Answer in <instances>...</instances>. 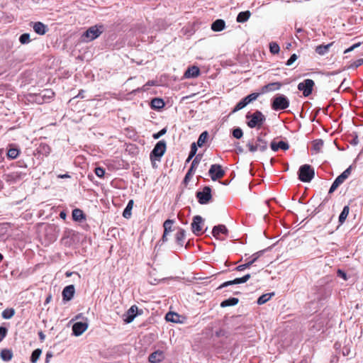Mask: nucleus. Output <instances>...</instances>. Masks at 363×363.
<instances>
[{
    "instance_id": "7ed1b4c3",
    "label": "nucleus",
    "mask_w": 363,
    "mask_h": 363,
    "mask_svg": "<svg viewBox=\"0 0 363 363\" xmlns=\"http://www.w3.org/2000/svg\"><path fill=\"white\" fill-rule=\"evenodd\" d=\"M104 30V26L97 24L89 27L82 35V40L90 42L97 38Z\"/></svg>"
},
{
    "instance_id": "13d9d810",
    "label": "nucleus",
    "mask_w": 363,
    "mask_h": 363,
    "mask_svg": "<svg viewBox=\"0 0 363 363\" xmlns=\"http://www.w3.org/2000/svg\"><path fill=\"white\" fill-rule=\"evenodd\" d=\"M41 96V92H40L39 94H36L35 95V101L38 103V104H43V103H45V100L44 99V98L43 97H40Z\"/></svg>"
},
{
    "instance_id": "f8f14e48",
    "label": "nucleus",
    "mask_w": 363,
    "mask_h": 363,
    "mask_svg": "<svg viewBox=\"0 0 363 363\" xmlns=\"http://www.w3.org/2000/svg\"><path fill=\"white\" fill-rule=\"evenodd\" d=\"M208 174L213 181H216L225 175V172L220 164H214L211 166Z\"/></svg>"
},
{
    "instance_id": "a878e982",
    "label": "nucleus",
    "mask_w": 363,
    "mask_h": 363,
    "mask_svg": "<svg viewBox=\"0 0 363 363\" xmlns=\"http://www.w3.org/2000/svg\"><path fill=\"white\" fill-rule=\"evenodd\" d=\"M185 238H186V231L182 228H179L177 233L175 235L176 242L179 245L182 247L184 244Z\"/></svg>"
},
{
    "instance_id": "37998d69",
    "label": "nucleus",
    "mask_w": 363,
    "mask_h": 363,
    "mask_svg": "<svg viewBox=\"0 0 363 363\" xmlns=\"http://www.w3.org/2000/svg\"><path fill=\"white\" fill-rule=\"evenodd\" d=\"M263 253L264 250H260L259 252L254 253L251 256L250 259L249 260L251 264L252 265L254 263H255L257 261V259L263 255Z\"/></svg>"
},
{
    "instance_id": "6e6552de",
    "label": "nucleus",
    "mask_w": 363,
    "mask_h": 363,
    "mask_svg": "<svg viewBox=\"0 0 363 363\" xmlns=\"http://www.w3.org/2000/svg\"><path fill=\"white\" fill-rule=\"evenodd\" d=\"M350 173L351 167H349L335 179L329 189L328 194L333 193L338 188V186H340L345 181L346 179L348 178Z\"/></svg>"
},
{
    "instance_id": "f3484780",
    "label": "nucleus",
    "mask_w": 363,
    "mask_h": 363,
    "mask_svg": "<svg viewBox=\"0 0 363 363\" xmlns=\"http://www.w3.org/2000/svg\"><path fill=\"white\" fill-rule=\"evenodd\" d=\"M250 277L251 276L250 274H247L245 276H243L242 277L236 278L232 281H225L223 284H222L218 287V289H221V288L226 287V286L233 285V284H239L245 283L250 279Z\"/></svg>"
},
{
    "instance_id": "393cba45",
    "label": "nucleus",
    "mask_w": 363,
    "mask_h": 363,
    "mask_svg": "<svg viewBox=\"0 0 363 363\" xmlns=\"http://www.w3.org/2000/svg\"><path fill=\"white\" fill-rule=\"evenodd\" d=\"M225 28V22L223 19H217L211 24V29L215 32H220Z\"/></svg>"
},
{
    "instance_id": "bb28decb",
    "label": "nucleus",
    "mask_w": 363,
    "mask_h": 363,
    "mask_svg": "<svg viewBox=\"0 0 363 363\" xmlns=\"http://www.w3.org/2000/svg\"><path fill=\"white\" fill-rule=\"evenodd\" d=\"M72 219L74 221L80 222L83 220H85L86 216L84 212L79 208H75L72 211Z\"/></svg>"
},
{
    "instance_id": "1a4fd4ad",
    "label": "nucleus",
    "mask_w": 363,
    "mask_h": 363,
    "mask_svg": "<svg viewBox=\"0 0 363 363\" xmlns=\"http://www.w3.org/2000/svg\"><path fill=\"white\" fill-rule=\"evenodd\" d=\"M314 85L315 83L313 80L311 79H306L303 80L302 82H300L298 84L297 88L299 91H301L303 92V95L305 97H308L311 94Z\"/></svg>"
},
{
    "instance_id": "c9c22d12",
    "label": "nucleus",
    "mask_w": 363,
    "mask_h": 363,
    "mask_svg": "<svg viewBox=\"0 0 363 363\" xmlns=\"http://www.w3.org/2000/svg\"><path fill=\"white\" fill-rule=\"evenodd\" d=\"M55 95L54 91L52 89H44L41 91V96L44 98L45 102H48L50 99L53 98Z\"/></svg>"
},
{
    "instance_id": "4d7b16f0",
    "label": "nucleus",
    "mask_w": 363,
    "mask_h": 363,
    "mask_svg": "<svg viewBox=\"0 0 363 363\" xmlns=\"http://www.w3.org/2000/svg\"><path fill=\"white\" fill-rule=\"evenodd\" d=\"M297 58L298 57L296 54L291 55L289 59L286 62V65L287 66H291L297 60Z\"/></svg>"
},
{
    "instance_id": "cd10ccee",
    "label": "nucleus",
    "mask_w": 363,
    "mask_h": 363,
    "mask_svg": "<svg viewBox=\"0 0 363 363\" xmlns=\"http://www.w3.org/2000/svg\"><path fill=\"white\" fill-rule=\"evenodd\" d=\"M165 104L163 99L160 98H154L152 99L150 106L152 109L160 110L164 106Z\"/></svg>"
},
{
    "instance_id": "09e8293b",
    "label": "nucleus",
    "mask_w": 363,
    "mask_h": 363,
    "mask_svg": "<svg viewBox=\"0 0 363 363\" xmlns=\"http://www.w3.org/2000/svg\"><path fill=\"white\" fill-rule=\"evenodd\" d=\"M251 266H252L251 263L249 261H247L245 264H240V265L238 266L235 268V269L240 272V271H243L245 269L250 268Z\"/></svg>"
},
{
    "instance_id": "e433bc0d",
    "label": "nucleus",
    "mask_w": 363,
    "mask_h": 363,
    "mask_svg": "<svg viewBox=\"0 0 363 363\" xmlns=\"http://www.w3.org/2000/svg\"><path fill=\"white\" fill-rule=\"evenodd\" d=\"M42 354L41 349H35L33 351L30 360L31 363H36Z\"/></svg>"
},
{
    "instance_id": "f03ea898",
    "label": "nucleus",
    "mask_w": 363,
    "mask_h": 363,
    "mask_svg": "<svg viewBox=\"0 0 363 363\" xmlns=\"http://www.w3.org/2000/svg\"><path fill=\"white\" fill-rule=\"evenodd\" d=\"M290 101L288 97L281 94H277L271 100V107L274 111H278L289 108Z\"/></svg>"
},
{
    "instance_id": "c85d7f7f",
    "label": "nucleus",
    "mask_w": 363,
    "mask_h": 363,
    "mask_svg": "<svg viewBox=\"0 0 363 363\" xmlns=\"http://www.w3.org/2000/svg\"><path fill=\"white\" fill-rule=\"evenodd\" d=\"M333 45V43L327 45H320L315 48V52L319 55H324L328 52L330 48Z\"/></svg>"
},
{
    "instance_id": "4468645a",
    "label": "nucleus",
    "mask_w": 363,
    "mask_h": 363,
    "mask_svg": "<svg viewBox=\"0 0 363 363\" xmlns=\"http://www.w3.org/2000/svg\"><path fill=\"white\" fill-rule=\"evenodd\" d=\"M21 153V149L14 143H10L6 147V157L9 160L16 159Z\"/></svg>"
},
{
    "instance_id": "4c0bfd02",
    "label": "nucleus",
    "mask_w": 363,
    "mask_h": 363,
    "mask_svg": "<svg viewBox=\"0 0 363 363\" xmlns=\"http://www.w3.org/2000/svg\"><path fill=\"white\" fill-rule=\"evenodd\" d=\"M208 137V133L207 131H203L197 140V145L199 147H202L203 144L206 143L207 138Z\"/></svg>"
},
{
    "instance_id": "69168bd1",
    "label": "nucleus",
    "mask_w": 363,
    "mask_h": 363,
    "mask_svg": "<svg viewBox=\"0 0 363 363\" xmlns=\"http://www.w3.org/2000/svg\"><path fill=\"white\" fill-rule=\"evenodd\" d=\"M168 234H169L168 233H165V232H164V233H163V235H162V238H161V240H160V242H162V243H164V242H167V240H168V239H167V235H168Z\"/></svg>"
},
{
    "instance_id": "49530a36",
    "label": "nucleus",
    "mask_w": 363,
    "mask_h": 363,
    "mask_svg": "<svg viewBox=\"0 0 363 363\" xmlns=\"http://www.w3.org/2000/svg\"><path fill=\"white\" fill-rule=\"evenodd\" d=\"M19 41L21 44H27L30 43V35L28 33H23L20 35Z\"/></svg>"
},
{
    "instance_id": "f257e3e1",
    "label": "nucleus",
    "mask_w": 363,
    "mask_h": 363,
    "mask_svg": "<svg viewBox=\"0 0 363 363\" xmlns=\"http://www.w3.org/2000/svg\"><path fill=\"white\" fill-rule=\"evenodd\" d=\"M245 117L247 119V125L250 128H260L266 121L265 116L258 110L252 113L248 112Z\"/></svg>"
},
{
    "instance_id": "aec40b11",
    "label": "nucleus",
    "mask_w": 363,
    "mask_h": 363,
    "mask_svg": "<svg viewBox=\"0 0 363 363\" xmlns=\"http://www.w3.org/2000/svg\"><path fill=\"white\" fill-rule=\"evenodd\" d=\"M33 29L38 35H45L48 30V26L42 22L33 23Z\"/></svg>"
},
{
    "instance_id": "680f3d73",
    "label": "nucleus",
    "mask_w": 363,
    "mask_h": 363,
    "mask_svg": "<svg viewBox=\"0 0 363 363\" xmlns=\"http://www.w3.org/2000/svg\"><path fill=\"white\" fill-rule=\"evenodd\" d=\"M16 164L18 167H21V168H27V167H28L26 163L25 162V161L23 160H18V162H16Z\"/></svg>"
},
{
    "instance_id": "dca6fc26",
    "label": "nucleus",
    "mask_w": 363,
    "mask_h": 363,
    "mask_svg": "<svg viewBox=\"0 0 363 363\" xmlns=\"http://www.w3.org/2000/svg\"><path fill=\"white\" fill-rule=\"evenodd\" d=\"M75 293L74 286L72 284L65 286L62 292L64 301H69L72 299Z\"/></svg>"
},
{
    "instance_id": "39448f33",
    "label": "nucleus",
    "mask_w": 363,
    "mask_h": 363,
    "mask_svg": "<svg viewBox=\"0 0 363 363\" xmlns=\"http://www.w3.org/2000/svg\"><path fill=\"white\" fill-rule=\"evenodd\" d=\"M166 148L167 143L164 140L157 142L150 152V157L151 161L160 160L166 151Z\"/></svg>"
},
{
    "instance_id": "b1692460",
    "label": "nucleus",
    "mask_w": 363,
    "mask_h": 363,
    "mask_svg": "<svg viewBox=\"0 0 363 363\" xmlns=\"http://www.w3.org/2000/svg\"><path fill=\"white\" fill-rule=\"evenodd\" d=\"M228 229L224 225H215L212 230V234L213 237L218 238L220 234H228Z\"/></svg>"
},
{
    "instance_id": "9b49d317",
    "label": "nucleus",
    "mask_w": 363,
    "mask_h": 363,
    "mask_svg": "<svg viewBox=\"0 0 363 363\" xmlns=\"http://www.w3.org/2000/svg\"><path fill=\"white\" fill-rule=\"evenodd\" d=\"M89 320L86 318H84L82 321L77 322L72 325V333L75 336L81 335L88 328Z\"/></svg>"
},
{
    "instance_id": "5701e85b",
    "label": "nucleus",
    "mask_w": 363,
    "mask_h": 363,
    "mask_svg": "<svg viewBox=\"0 0 363 363\" xmlns=\"http://www.w3.org/2000/svg\"><path fill=\"white\" fill-rule=\"evenodd\" d=\"M200 74V69L196 66H191L188 67L185 71L184 77L186 79L196 78Z\"/></svg>"
},
{
    "instance_id": "338daca9",
    "label": "nucleus",
    "mask_w": 363,
    "mask_h": 363,
    "mask_svg": "<svg viewBox=\"0 0 363 363\" xmlns=\"http://www.w3.org/2000/svg\"><path fill=\"white\" fill-rule=\"evenodd\" d=\"M38 336H39L40 340L41 342H43V341L45 340V334L43 333V331H40V332H38Z\"/></svg>"
},
{
    "instance_id": "473e14b6",
    "label": "nucleus",
    "mask_w": 363,
    "mask_h": 363,
    "mask_svg": "<svg viewBox=\"0 0 363 363\" xmlns=\"http://www.w3.org/2000/svg\"><path fill=\"white\" fill-rule=\"evenodd\" d=\"M1 358L5 362L10 361L13 357V352L11 350L4 349L1 352Z\"/></svg>"
},
{
    "instance_id": "7c9ffc66",
    "label": "nucleus",
    "mask_w": 363,
    "mask_h": 363,
    "mask_svg": "<svg viewBox=\"0 0 363 363\" xmlns=\"http://www.w3.org/2000/svg\"><path fill=\"white\" fill-rule=\"evenodd\" d=\"M239 300L237 298L231 297L228 299L223 301L220 303V306L222 308L235 306L238 303Z\"/></svg>"
},
{
    "instance_id": "0e129e2a",
    "label": "nucleus",
    "mask_w": 363,
    "mask_h": 363,
    "mask_svg": "<svg viewBox=\"0 0 363 363\" xmlns=\"http://www.w3.org/2000/svg\"><path fill=\"white\" fill-rule=\"evenodd\" d=\"M363 65V59L361 58V59H358L357 60H356L353 65L355 67H359L360 65Z\"/></svg>"
},
{
    "instance_id": "79ce46f5",
    "label": "nucleus",
    "mask_w": 363,
    "mask_h": 363,
    "mask_svg": "<svg viewBox=\"0 0 363 363\" xmlns=\"http://www.w3.org/2000/svg\"><path fill=\"white\" fill-rule=\"evenodd\" d=\"M269 50L274 55L278 54L280 50L279 45L275 42H271L269 43Z\"/></svg>"
},
{
    "instance_id": "ea45409f",
    "label": "nucleus",
    "mask_w": 363,
    "mask_h": 363,
    "mask_svg": "<svg viewBox=\"0 0 363 363\" xmlns=\"http://www.w3.org/2000/svg\"><path fill=\"white\" fill-rule=\"evenodd\" d=\"M174 221L170 219L166 220L163 223L164 232L169 233L172 231V225Z\"/></svg>"
},
{
    "instance_id": "c756f323",
    "label": "nucleus",
    "mask_w": 363,
    "mask_h": 363,
    "mask_svg": "<svg viewBox=\"0 0 363 363\" xmlns=\"http://www.w3.org/2000/svg\"><path fill=\"white\" fill-rule=\"evenodd\" d=\"M250 16L251 13L250 11H241L238 14L236 21L238 23H245L248 21Z\"/></svg>"
},
{
    "instance_id": "603ef678",
    "label": "nucleus",
    "mask_w": 363,
    "mask_h": 363,
    "mask_svg": "<svg viewBox=\"0 0 363 363\" xmlns=\"http://www.w3.org/2000/svg\"><path fill=\"white\" fill-rule=\"evenodd\" d=\"M166 132H167V129H166V128H164L162 130H160L159 132H157L156 133H154L152 137H153L154 139H158L161 136L164 135L166 133Z\"/></svg>"
},
{
    "instance_id": "a211bd4d",
    "label": "nucleus",
    "mask_w": 363,
    "mask_h": 363,
    "mask_svg": "<svg viewBox=\"0 0 363 363\" xmlns=\"http://www.w3.org/2000/svg\"><path fill=\"white\" fill-rule=\"evenodd\" d=\"M282 84L279 82L269 83L261 88L260 94L279 90Z\"/></svg>"
},
{
    "instance_id": "2f4dec72",
    "label": "nucleus",
    "mask_w": 363,
    "mask_h": 363,
    "mask_svg": "<svg viewBox=\"0 0 363 363\" xmlns=\"http://www.w3.org/2000/svg\"><path fill=\"white\" fill-rule=\"evenodd\" d=\"M349 212H350L349 206H344V208L338 218V221H339L340 225H342L344 223V222L345 221V220L349 214Z\"/></svg>"
},
{
    "instance_id": "bf43d9fd",
    "label": "nucleus",
    "mask_w": 363,
    "mask_h": 363,
    "mask_svg": "<svg viewBox=\"0 0 363 363\" xmlns=\"http://www.w3.org/2000/svg\"><path fill=\"white\" fill-rule=\"evenodd\" d=\"M41 96V92H40L39 94H36L35 95V101L38 103V104H43V103H45V100L44 99V98L43 97H40Z\"/></svg>"
},
{
    "instance_id": "58836bf2",
    "label": "nucleus",
    "mask_w": 363,
    "mask_h": 363,
    "mask_svg": "<svg viewBox=\"0 0 363 363\" xmlns=\"http://www.w3.org/2000/svg\"><path fill=\"white\" fill-rule=\"evenodd\" d=\"M273 295H274V293L265 294L260 296L257 299V304L262 305V304L265 303L271 298V297Z\"/></svg>"
},
{
    "instance_id": "6ab92c4d",
    "label": "nucleus",
    "mask_w": 363,
    "mask_h": 363,
    "mask_svg": "<svg viewBox=\"0 0 363 363\" xmlns=\"http://www.w3.org/2000/svg\"><path fill=\"white\" fill-rule=\"evenodd\" d=\"M164 359V352L161 350H157L150 354L148 360L151 363H159Z\"/></svg>"
},
{
    "instance_id": "774afa93",
    "label": "nucleus",
    "mask_w": 363,
    "mask_h": 363,
    "mask_svg": "<svg viewBox=\"0 0 363 363\" xmlns=\"http://www.w3.org/2000/svg\"><path fill=\"white\" fill-rule=\"evenodd\" d=\"M52 357V354L50 352H48L46 354L45 363H49L50 358Z\"/></svg>"
},
{
    "instance_id": "de8ad7c7",
    "label": "nucleus",
    "mask_w": 363,
    "mask_h": 363,
    "mask_svg": "<svg viewBox=\"0 0 363 363\" xmlns=\"http://www.w3.org/2000/svg\"><path fill=\"white\" fill-rule=\"evenodd\" d=\"M216 336L218 337H228L229 336V333L224 329H219L216 332Z\"/></svg>"
},
{
    "instance_id": "f704fd0d",
    "label": "nucleus",
    "mask_w": 363,
    "mask_h": 363,
    "mask_svg": "<svg viewBox=\"0 0 363 363\" xmlns=\"http://www.w3.org/2000/svg\"><path fill=\"white\" fill-rule=\"evenodd\" d=\"M133 206V201L130 200L123 212V216L125 218H129L131 216V210Z\"/></svg>"
},
{
    "instance_id": "6e6d98bb",
    "label": "nucleus",
    "mask_w": 363,
    "mask_h": 363,
    "mask_svg": "<svg viewBox=\"0 0 363 363\" xmlns=\"http://www.w3.org/2000/svg\"><path fill=\"white\" fill-rule=\"evenodd\" d=\"M40 152H42L43 154H45V155H47L50 153V148L48 145H43L40 146Z\"/></svg>"
},
{
    "instance_id": "423d86ee",
    "label": "nucleus",
    "mask_w": 363,
    "mask_h": 363,
    "mask_svg": "<svg viewBox=\"0 0 363 363\" xmlns=\"http://www.w3.org/2000/svg\"><path fill=\"white\" fill-rule=\"evenodd\" d=\"M262 135V133L257 137L255 144L250 142L247 144L250 152H255L257 150L264 152L267 149L268 142L264 140Z\"/></svg>"
},
{
    "instance_id": "72a5a7b5",
    "label": "nucleus",
    "mask_w": 363,
    "mask_h": 363,
    "mask_svg": "<svg viewBox=\"0 0 363 363\" xmlns=\"http://www.w3.org/2000/svg\"><path fill=\"white\" fill-rule=\"evenodd\" d=\"M179 318V315L174 312H168L165 315L166 320L172 323H179L180 321Z\"/></svg>"
},
{
    "instance_id": "4be33fe9",
    "label": "nucleus",
    "mask_w": 363,
    "mask_h": 363,
    "mask_svg": "<svg viewBox=\"0 0 363 363\" xmlns=\"http://www.w3.org/2000/svg\"><path fill=\"white\" fill-rule=\"evenodd\" d=\"M138 308L135 305L132 306L125 315L124 321L127 323H131L136 316V312Z\"/></svg>"
},
{
    "instance_id": "9d476101",
    "label": "nucleus",
    "mask_w": 363,
    "mask_h": 363,
    "mask_svg": "<svg viewBox=\"0 0 363 363\" xmlns=\"http://www.w3.org/2000/svg\"><path fill=\"white\" fill-rule=\"evenodd\" d=\"M196 196L198 199L199 203L206 204L212 198L211 189L208 186H204L202 191L196 192Z\"/></svg>"
},
{
    "instance_id": "a19ab883",
    "label": "nucleus",
    "mask_w": 363,
    "mask_h": 363,
    "mask_svg": "<svg viewBox=\"0 0 363 363\" xmlns=\"http://www.w3.org/2000/svg\"><path fill=\"white\" fill-rule=\"evenodd\" d=\"M14 314L15 311L13 308H7L2 312V317L4 319H10L14 315Z\"/></svg>"
},
{
    "instance_id": "8fccbe9b",
    "label": "nucleus",
    "mask_w": 363,
    "mask_h": 363,
    "mask_svg": "<svg viewBox=\"0 0 363 363\" xmlns=\"http://www.w3.org/2000/svg\"><path fill=\"white\" fill-rule=\"evenodd\" d=\"M8 330L6 327L0 326V342L6 336Z\"/></svg>"
},
{
    "instance_id": "864d4df0",
    "label": "nucleus",
    "mask_w": 363,
    "mask_h": 363,
    "mask_svg": "<svg viewBox=\"0 0 363 363\" xmlns=\"http://www.w3.org/2000/svg\"><path fill=\"white\" fill-rule=\"evenodd\" d=\"M278 145H279V149H281L283 150H286L289 148V145L288 143L282 141V140L279 141L278 143Z\"/></svg>"
},
{
    "instance_id": "3c124183",
    "label": "nucleus",
    "mask_w": 363,
    "mask_h": 363,
    "mask_svg": "<svg viewBox=\"0 0 363 363\" xmlns=\"http://www.w3.org/2000/svg\"><path fill=\"white\" fill-rule=\"evenodd\" d=\"M95 174L97 177L101 178L104 176L105 169L103 167H96L95 168Z\"/></svg>"
},
{
    "instance_id": "a18cd8bd",
    "label": "nucleus",
    "mask_w": 363,
    "mask_h": 363,
    "mask_svg": "<svg viewBox=\"0 0 363 363\" xmlns=\"http://www.w3.org/2000/svg\"><path fill=\"white\" fill-rule=\"evenodd\" d=\"M233 136L237 139H240L243 135L242 130L238 127L235 128L232 132Z\"/></svg>"
},
{
    "instance_id": "412c9836",
    "label": "nucleus",
    "mask_w": 363,
    "mask_h": 363,
    "mask_svg": "<svg viewBox=\"0 0 363 363\" xmlns=\"http://www.w3.org/2000/svg\"><path fill=\"white\" fill-rule=\"evenodd\" d=\"M26 174L21 172H13L6 174V179L8 182H16L22 179L25 177Z\"/></svg>"
},
{
    "instance_id": "20e7f679",
    "label": "nucleus",
    "mask_w": 363,
    "mask_h": 363,
    "mask_svg": "<svg viewBox=\"0 0 363 363\" xmlns=\"http://www.w3.org/2000/svg\"><path fill=\"white\" fill-rule=\"evenodd\" d=\"M298 179L303 182H309L314 177L313 168L309 164H303L299 167L298 172Z\"/></svg>"
},
{
    "instance_id": "c03bdc74",
    "label": "nucleus",
    "mask_w": 363,
    "mask_h": 363,
    "mask_svg": "<svg viewBox=\"0 0 363 363\" xmlns=\"http://www.w3.org/2000/svg\"><path fill=\"white\" fill-rule=\"evenodd\" d=\"M323 145V141L320 139L315 140L313 142V148L316 152L320 151V149L322 148Z\"/></svg>"
},
{
    "instance_id": "2eb2a0df",
    "label": "nucleus",
    "mask_w": 363,
    "mask_h": 363,
    "mask_svg": "<svg viewBox=\"0 0 363 363\" xmlns=\"http://www.w3.org/2000/svg\"><path fill=\"white\" fill-rule=\"evenodd\" d=\"M199 162H200V159L199 158V155H197L195 157V158L192 161L190 168L189 169L187 173L186 174V175L184 177V182L185 184H187L190 181V179H191L193 175L194 174V172L199 164Z\"/></svg>"
},
{
    "instance_id": "ddd939ff",
    "label": "nucleus",
    "mask_w": 363,
    "mask_h": 363,
    "mask_svg": "<svg viewBox=\"0 0 363 363\" xmlns=\"http://www.w3.org/2000/svg\"><path fill=\"white\" fill-rule=\"evenodd\" d=\"M203 219L201 216H195L191 224L192 233L196 235H199L202 232V225Z\"/></svg>"
},
{
    "instance_id": "e2e57ef3",
    "label": "nucleus",
    "mask_w": 363,
    "mask_h": 363,
    "mask_svg": "<svg viewBox=\"0 0 363 363\" xmlns=\"http://www.w3.org/2000/svg\"><path fill=\"white\" fill-rule=\"evenodd\" d=\"M271 148L273 151L276 152L279 150V145L278 143H276L275 141H272L270 144Z\"/></svg>"
},
{
    "instance_id": "0eeeda50",
    "label": "nucleus",
    "mask_w": 363,
    "mask_h": 363,
    "mask_svg": "<svg viewBox=\"0 0 363 363\" xmlns=\"http://www.w3.org/2000/svg\"><path fill=\"white\" fill-rule=\"evenodd\" d=\"M259 95L260 93H252L247 95V96L244 97L234 107L233 113H235L244 108L247 105L257 100Z\"/></svg>"
},
{
    "instance_id": "5fc2aeb1",
    "label": "nucleus",
    "mask_w": 363,
    "mask_h": 363,
    "mask_svg": "<svg viewBox=\"0 0 363 363\" xmlns=\"http://www.w3.org/2000/svg\"><path fill=\"white\" fill-rule=\"evenodd\" d=\"M197 144H196L195 143H193L191 145V150H190V152H189V155L191 157H194L196 154V152H197V146H196Z\"/></svg>"
},
{
    "instance_id": "052dcab7",
    "label": "nucleus",
    "mask_w": 363,
    "mask_h": 363,
    "mask_svg": "<svg viewBox=\"0 0 363 363\" xmlns=\"http://www.w3.org/2000/svg\"><path fill=\"white\" fill-rule=\"evenodd\" d=\"M337 274L339 277H341L344 280H347V274L341 270V269H338L337 272Z\"/></svg>"
}]
</instances>
